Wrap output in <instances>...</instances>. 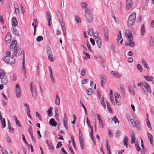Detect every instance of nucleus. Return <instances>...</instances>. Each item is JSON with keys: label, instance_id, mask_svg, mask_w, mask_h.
I'll return each mask as SVG.
<instances>
[{"label": "nucleus", "instance_id": "f257e3e1", "mask_svg": "<svg viewBox=\"0 0 154 154\" xmlns=\"http://www.w3.org/2000/svg\"><path fill=\"white\" fill-rule=\"evenodd\" d=\"M125 35L127 40L126 41L125 44L126 45L130 46L131 47H133L135 46V43L132 41L133 35L131 31L129 30L125 31Z\"/></svg>", "mask_w": 154, "mask_h": 154}, {"label": "nucleus", "instance_id": "f03ea898", "mask_svg": "<svg viewBox=\"0 0 154 154\" xmlns=\"http://www.w3.org/2000/svg\"><path fill=\"white\" fill-rule=\"evenodd\" d=\"M10 55L11 53L10 52H7L5 54L6 56L3 57L2 59L6 63L10 64H13L15 62V60L14 57H10Z\"/></svg>", "mask_w": 154, "mask_h": 154}, {"label": "nucleus", "instance_id": "7ed1b4c3", "mask_svg": "<svg viewBox=\"0 0 154 154\" xmlns=\"http://www.w3.org/2000/svg\"><path fill=\"white\" fill-rule=\"evenodd\" d=\"M136 13L134 12L131 14L129 16L127 21L128 26L131 27L135 23L136 20Z\"/></svg>", "mask_w": 154, "mask_h": 154}, {"label": "nucleus", "instance_id": "20e7f679", "mask_svg": "<svg viewBox=\"0 0 154 154\" xmlns=\"http://www.w3.org/2000/svg\"><path fill=\"white\" fill-rule=\"evenodd\" d=\"M85 17L87 21L89 23L91 22L93 20L94 17L91 12L90 11L88 8L85 10Z\"/></svg>", "mask_w": 154, "mask_h": 154}, {"label": "nucleus", "instance_id": "39448f33", "mask_svg": "<svg viewBox=\"0 0 154 154\" xmlns=\"http://www.w3.org/2000/svg\"><path fill=\"white\" fill-rule=\"evenodd\" d=\"M17 41L16 40L13 41L11 43L10 46L11 49L13 52V54L17 52Z\"/></svg>", "mask_w": 154, "mask_h": 154}, {"label": "nucleus", "instance_id": "423d86ee", "mask_svg": "<svg viewBox=\"0 0 154 154\" xmlns=\"http://www.w3.org/2000/svg\"><path fill=\"white\" fill-rule=\"evenodd\" d=\"M115 100L116 104L118 105H120L122 103V100L120 96L117 92L115 94Z\"/></svg>", "mask_w": 154, "mask_h": 154}, {"label": "nucleus", "instance_id": "0eeeda50", "mask_svg": "<svg viewBox=\"0 0 154 154\" xmlns=\"http://www.w3.org/2000/svg\"><path fill=\"white\" fill-rule=\"evenodd\" d=\"M15 91L17 97V98L20 97L21 96V90L20 86L18 84L16 86Z\"/></svg>", "mask_w": 154, "mask_h": 154}, {"label": "nucleus", "instance_id": "6e6552de", "mask_svg": "<svg viewBox=\"0 0 154 154\" xmlns=\"http://www.w3.org/2000/svg\"><path fill=\"white\" fill-rule=\"evenodd\" d=\"M104 36V40L105 42H108L109 41L108 38V28L105 27L103 29Z\"/></svg>", "mask_w": 154, "mask_h": 154}, {"label": "nucleus", "instance_id": "1a4fd4ad", "mask_svg": "<svg viewBox=\"0 0 154 154\" xmlns=\"http://www.w3.org/2000/svg\"><path fill=\"white\" fill-rule=\"evenodd\" d=\"M133 5L132 0H126V9L129 10L131 8Z\"/></svg>", "mask_w": 154, "mask_h": 154}, {"label": "nucleus", "instance_id": "9d476101", "mask_svg": "<svg viewBox=\"0 0 154 154\" xmlns=\"http://www.w3.org/2000/svg\"><path fill=\"white\" fill-rule=\"evenodd\" d=\"M95 40L97 45L98 47L100 48L101 46L102 41L101 38L99 36H97L95 38Z\"/></svg>", "mask_w": 154, "mask_h": 154}, {"label": "nucleus", "instance_id": "9b49d317", "mask_svg": "<svg viewBox=\"0 0 154 154\" xmlns=\"http://www.w3.org/2000/svg\"><path fill=\"white\" fill-rule=\"evenodd\" d=\"M56 14L60 21L61 22H62V24L63 23V19L60 12L59 11H57L56 12Z\"/></svg>", "mask_w": 154, "mask_h": 154}, {"label": "nucleus", "instance_id": "f8f14e48", "mask_svg": "<svg viewBox=\"0 0 154 154\" xmlns=\"http://www.w3.org/2000/svg\"><path fill=\"white\" fill-rule=\"evenodd\" d=\"M100 78L101 79V85L102 87H103L106 81V77L105 76L101 75Z\"/></svg>", "mask_w": 154, "mask_h": 154}, {"label": "nucleus", "instance_id": "ddd939ff", "mask_svg": "<svg viewBox=\"0 0 154 154\" xmlns=\"http://www.w3.org/2000/svg\"><path fill=\"white\" fill-rule=\"evenodd\" d=\"M46 142L48 145L49 149L51 151H53L54 150V147L52 143L51 142L50 140H46Z\"/></svg>", "mask_w": 154, "mask_h": 154}, {"label": "nucleus", "instance_id": "4468645a", "mask_svg": "<svg viewBox=\"0 0 154 154\" xmlns=\"http://www.w3.org/2000/svg\"><path fill=\"white\" fill-rule=\"evenodd\" d=\"M129 122L130 125L133 127H136L137 125L139 124V122L138 121L136 122L133 119L131 120V121Z\"/></svg>", "mask_w": 154, "mask_h": 154}, {"label": "nucleus", "instance_id": "2eb2a0df", "mask_svg": "<svg viewBox=\"0 0 154 154\" xmlns=\"http://www.w3.org/2000/svg\"><path fill=\"white\" fill-rule=\"evenodd\" d=\"M11 39V34L10 32H8L6 36L5 40L7 43H9Z\"/></svg>", "mask_w": 154, "mask_h": 154}, {"label": "nucleus", "instance_id": "dca6fc26", "mask_svg": "<svg viewBox=\"0 0 154 154\" xmlns=\"http://www.w3.org/2000/svg\"><path fill=\"white\" fill-rule=\"evenodd\" d=\"M111 74L114 75L115 77L119 78L121 77V75L119 74V72L116 71H112Z\"/></svg>", "mask_w": 154, "mask_h": 154}, {"label": "nucleus", "instance_id": "f3484780", "mask_svg": "<svg viewBox=\"0 0 154 154\" xmlns=\"http://www.w3.org/2000/svg\"><path fill=\"white\" fill-rule=\"evenodd\" d=\"M47 54L48 56V58L51 61H53V59L52 57L51 51L50 50L47 52Z\"/></svg>", "mask_w": 154, "mask_h": 154}, {"label": "nucleus", "instance_id": "a211bd4d", "mask_svg": "<svg viewBox=\"0 0 154 154\" xmlns=\"http://www.w3.org/2000/svg\"><path fill=\"white\" fill-rule=\"evenodd\" d=\"M1 79V82L3 84H6L8 82V79L6 76H5V77H3Z\"/></svg>", "mask_w": 154, "mask_h": 154}, {"label": "nucleus", "instance_id": "6ab92c4d", "mask_svg": "<svg viewBox=\"0 0 154 154\" xmlns=\"http://www.w3.org/2000/svg\"><path fill=\"white\" fill-rule=\"evenodd\" d=\"M128 137L127 136H125L124 139V145L126 148L128 147Z\"/></svg>", "mask_w": 154, "mask_h": 154}, {"label": "nucleus", "instance_id": "aec40b11", "mask_svg": "<svg viewBox=\"0 0 154 154\" xmlns=\"http://www.w3.org/2000/svg\"><path fill=\"white\" fill-rule=\"evenodd\" d=\"M49 123L50 125L53 126H56L57 125V123L55 122L54 119H51L49 121Z\"/></svg>", "mask_w": 154, "mask_h": 154}, {"label": "nucleus", "instance_id": "412c9836", "mask_svg": "<svg viewBox=\"0 0 154 154\" xmlns=\"http://www.w3.org/2000/svg\"><path fill=\"white\" fill-rule=\"evenodd\" d=\"M55 103L56 105H58L60 103V99L58 94H56V99Z\"/></svg>", "mask_w": 154, "mask_h": 154}, {"label": "nucleus", "instance_id": "4be33fe9", "mask_svg": "<svg viewBox=\"0 0 154 154\" xmlns=\"http://www.w3.org/2000/svg\"><path fill=\"white\" fill-rule=\"evenodd\" d=\"M12 22L14 26H16L18 25L17 20L15 17H13L12 19Z\"/></svg>", "mask_w": 154, "mask_h": 154}, {"label": "nucleus", "instance_id": "5701e85b", "mask_svg": "<svg viewBox=\"0 0 154 154\" xmlns=\"http://www.w3.org/2000/svg\"><path fill=\"white\" fill-rule=\"evenodd\" d=\"M128 88L131 94L132 95H135V93L132 86L131 85H130Z\"/></svg>", "mask_w": 154, "mask_h": 154}, {"label": "nucleus", "instance_id": "b1692460", "mask_svg": "<svg viewBox=\"0 0 154 154\" xmlns=\"http://www.w3.org/2000/svg\"><path fill=\"white\" fill-rule=\"evenodd\" d=\"M84 141L82 138H81L80 140V143L81 149L82 150L84 149Z\"/></svg>", "mask_w": 154, "mask_h": 154}, {"label": "nucleus", "instance_id": "393cba45", "mask_svg": "<svg viewBox=\"0 0 154 154\" xmlns=\"http://www.w3.org/2000/svg\"><path fill=\"white\" fill-rule=\"evenodd\" d=\"M6 75V72L5 71L1 69H0V78H2L5 77Z\"/></svg>", "mask_w": 154, "mask_h": 154}, {"label": "nucleus", "instance_id": "a878e982", "mask_svg": "<svg viewBox=\"0 0 154 154\" xmlns=\"http://www.w3.org/2000/svg\"><path fill=\"white\" fill-rule=\"evenodd\" d=\"M147 134L148 137L150 140V143L152 145L153 141L152 136L151 134L149 133L148 132Z\"/></svg>", "mask_w": 154, "mask_h": 154}, {"label": "nucleus", "instance_id": "bb28decb", "mask_svg": "<svg viewBox=\"0 0 154 154\" xmlns=\"http://www.w3.org/2000/svg\"><path fill=\"white\" fill-rule=\"evenodd\" d=\"M64 115H65V116L63 119V122L64 123V126H65V127L66 129L67 130V128H68L67 126V119H66V118H65L66 116V113H64Z\"/></svg>", "mask_w": 154, "mask_h": 154}, {"label": "nucleus", "instance_id": "cd10ccee", "mask_svg": "<svg viewBox=\"0 0 154 154\" xmlns=\"http://www.w3.org/2000/svg\"><path fill=\"white\" fill-rule=\"evenodd\" d=\"M120 88L121 92L122 94L123 95H124L125 94V92L124 90V88L123 85L122 84L120 85Z\"/></svg>", "mask_w": 154, "mask_h": 154}, {"label": "nucleus", "instance_id": "c85d7f7f", "mask_svg": "<svg viewBox=\"0 0 154 154\" xmlns=\"http://www.w3.org/2000/svg\"><path fill=\"white\" fill-rule=\"evenodd\" d=\"M75 20L78 24L79 25L81 23V19L77 15H75Z\"/></svg>", "mask_w": 154, "mask_h": 154}, {"label": "nucleus", "instance_id": "c756f323", "mask_svg": "<svg viewBox=\"0 0 154 154\" xmlns=\"http://www.w3.org/2000/svg\"><path fill=\"white\" fill-rule=\"evenodd\" d=\"M46 15L47 16V18L48 20V22H50L51 20V17L50 14L49 13L48 11H47L46 13Z\"/></svg>", "mask_w": 154, "mask_h": 154}, {"label": "nucleus", "instance_id": "7c9ffc66", "mask_svg": "<svg viewBox=\"0 0 154 154\" xmlns=\"http://www.w3.org/2000/svg\"><path fill=\"white\" fill-rule=\"evenodd\" d=\"M87 93L88 95H91L93 93V89L89 88L87 90Z\"/></svg>", "mask_w": 154, "mask_h": 154}, {"label": "nucleus", "instance_id": "2f4dec72", "mask_svg": "<svg viewBox=\"0 0 154 154\" xmlns=\"http://www.w3.org/2000/svg\"><path fill=\"white\" fill-rule=\"evenodd\" d=\"M145 27L144 24H143L141 29V33L142 35H143L145 32Z\"/></svg>", "mask_w": 154, "mask_h": 154}, {"label": "nucleus", "instance_id": "473e14b6", "mask_svg": "<svg viewBox=\"0 0 154 154\" xmlns=\"http://www.w3.org/2000/svg\"><path fill=\"white\" fill-rule=\"evenodd\" d=\"M34 22H35V25H34V35H35V33L36 31V26H37V24H38V22H37V20H36V19H34Z\"/></svg>", "mask_w": 154, "mask_h": 154}, {"label": "nucleus", "instance_id": "72a5a7b5", "mask_svg": "<svg viewBox=\"0 0 154 154\" xmlns=\"http://www.w3.org/2000/svg\"><path fill=\"white\" fill-rule=\"evenodd\" d=\"M1 121L2 125V128H5L6 127L5 121V118H4L3 119H1Z\"/></svg>", "mask_w": 154, "mask_h": 154}, {"label": "nucleus", "instance_id": "f704fd0d", "mask_svg": "<svg viewBox=\"0 0 154 154\" xmlns=\"http://www.w3.org/2000/svg\"><path fill=\"white\" fill-rule=\"evenodd\" d=\"M88 34L89 35L92 36L93 35L94 31L92 28H90L88 30Z\"/></svg>", "mask_w": 154, "mask_h": 154}, {"label": "nucleus", "instance_id": "c9c22d12", "mask_svg": "<svg viewBox=\"0 0 154 154\" xmlns=\"http://www.w3.org/2000/svg\"><path fill=\"white\" fill-rule=\"evenodd\" d=\"M61 26L62 27V29L63 31L64 34V35H66V30L64 23L61 24Z\"/></svg>", "mask_w": 154, "mask_h": 154}, {"label": "nucleus", "instance_id": "e433bc0d", "mask_svg": "<svg viewBox=\"0 0 154 154\" xmlns=\"http://www.w3.org/2000/svg\"><path fill=\"white\" fill-rule=\"evenodd\" d=\"M53 108L51 107H50L49 109L47 111V112L48 113V116L50 117L52 115V110Z\"/></svg>", "mask_w": 154, "mask_h": 154}, {"label": "nucleus", "instance_id": "4c0bfd02", "mask_svg": "<svg viewBox=\"0 0 154 154\" xmlns=\"http://www.w3.org/2000/svg\"><path fill=\"white\" fill-rule=\"evenodd\" d=\"M21 53L22 51H21L19 50L17 51V52L15 53H14V54L13 53V55H15L16 56L18 57L21 54Z\"/></svg>", "mask_w": 154, "mask_h": 154}, {"label": "nucleus", "instance_id": "58836bf2", "mask_svg": "<svg viewBox=\"0 0 154 154\" xmlns=\"http://www.w3.org/2000/svg\"><path fill=\"white\" fill-rule=\"evenodd\" d=\"M145 78L146 79V80L147 81H152L153 78L152 76H150L149 77L147 76H145Z\"/></svg>", "mask_w": 154, "mask_h": 154}, {"label": "nucleus", "instance_id": "ea45409f", "mask_svg": "<svg viewBox=\"0 0 154 154\" xmlns=\"http://www.w3.org/2000/svg\"><path fill=\"white\" fill-rule=\"evenodd\" d=\"M81 7L83 8H85V9L87 8V4L84 2H82L81 3Z\"/></svg>", "mask_w": 154, "mask_h": 154}, {"label": "nucleus", "instance_id": "a19ab883", "mask_svg": "<svg viewBox=\"0 0 154 154\" xmlns=\"http://www.w3.org/2000/svg\"><path fill=\"white\" fill-rule=\"evenodd\" d=\"M118 38L117 39V42H119L120 40V43L121 44H122V42L123 41V38H121V39H120V35H117Z\"/></svg>", "mask_w": 154, "mask_h": 154}, {"label": "nucleus", "instance_id": "79ce46f5", "mask_svg": "<svg viewBox=\"0 0 154 154\" xmlns=\"http://www.w3.org/2000/svg\"><path fill=\"white\" fill-rule=\"evenodd\" d=\"M106 103H107V108L109 111L110 112H112V109L111 107L109 104V103L106 102Z\"/></svg>", "mask_w": 154, "mask_h": 154}, {"label": "nucleus", "instance_id": "37998d69", "mask_svg": "<svg viewBox=\"0 0 154 154\" xmlns=\"http://www.w3.org/2000/svg\"><path fill=\"white\" fill-rule=\"evenodd\" d=\"M28 131L29 133L30 134H32V125H30L29 126V128L28 129Z\"/></svg>", "mask_w": 154, "mask_h": 154}, {"label": "nucleus", "instance_id": "c03bdc74", "mask_svg": "<svg viewBox=\"0 0 154 154\" xmlns=\"http://www.w3.org/2000/svg\"><path fill=\"white\" fill-rule=\"evenodd\" d=\"M112 120L115 123L118 122L119 123V121L116 116H114L112 119Z\"/></svg>", "mask_w": 154, "mask_h": 154}, {"label": "nucleus", "instance_id": "a18cd8bd", "mask_svg": "<svg viewBox=\"0 0 154 154\" xmlns=\"http://www.w3.org/2000/svg\"><path fill=\"white\" fill-rule=\"evenodd\" d=\"M86 120V122L87 124L88 125V126L90 128H93V127L92 126H91L90 124V122L89 120L88 119V117H87Z\"/></svg>", "mask_w": 154, "mask_h": 154}, {"label": "nucleus", "instance_id": "49530a36", "mask_svg": "<svg viewBox=\"0 0 154 154\" xmlns=\"http://www.w3.org/2000/svg\"><path fill=\"white\" fill-rule=\"evenodd\" d=\"M71 139L74 147V148H76V145L75 143V140L73 136L71 137Z\"/></svg>", "mask_w": 154, "mask_h": 154}, {"label": "nucleus", "instance_id": "de8ad7c7", "mask_svg": "<svg viewBox=\"0 0 154 154\" xmlns=\"http://www.w3.org/2000/svg\"><path fill=\"white\" fill-rule=\"evenodd\" d=\"M43 38L42 36H39L36 38V41L37 42H39L43 40Z\"/></svg>", "mask_w": 154, "mask_h": 154}, {"label": "nucleus", "instance_id": "09e8293b", "mask_svg": "<svg viewBox=\"0 0 154 154\" xmlns=\"http://www.w3.org/2000/svg\"><path fill=\"white\" fill-rule=\"evenodd\" d=\"M50 78L51 79V81H52V82L53 83H55V80L54 79V78L53 76V73L52 72H51V73H50Z\"/></svg>", "mask_w": 154, "mask_h": 154}, {"label": "nucleus", "instance_id": "8fccbe9b", "mask_svg": "<svg viewBox=\"0 0 154 154\" xmlns=\"http://www.w3.org/2000/svg\"><path fill=\"white\" fill-rule=\"evenodd\" d=\"M136 148L138 151H139L140 150L141 148L139 146L138 142H136L135 143Z\"/></svg>", "mask_w": 154, "mask_h": 154}, {"label": "nucleus", "instance_id": "3c124183", "mask_svg": "<svg viewBox=\"0 0 154 154\" xmlns=\"http://www.w3.org/2000/svg\"><path fill=\"white\" fill-rule=\"evenodd\" d=\"M137 68L139 69L140 72H142L143 70L142 67V66L140 64H138L137 65Z\"/></svg>", "mask_w": 154, "mask_h": 154}, {"label": "nucleus", "instance_id": "603ef678", "mask_svg": "<svg viewBox=\"0 0 154 154\" xmlns=\"http://www.w3.org/2000/svg\"><path fill=\"white\" fill-rule=\"evenodd\" d=\"M101 103L103 105L104 108H105L106 107V105L104 101V99L103 98H101Z\"/></svg>", "mask_w": 154, "mask_h": 154}, {"label": "nucleus", "instance_id": "864d4df0", "mask_svg": "<svg viewBox=\"0 0 154 154\" xmlns=\"http://www.w3.org/2000/svg\"><path fill=\"white\" fill-rule=\"evenodd\" d=\"M30 90L32 93V96H33V89H32V82H31L30 83Z\"/></svg>", "mask_w": 154, "mask_h": 154}, {"label": "nucleus", "instance_id": "5fc2aeb1", "mask_svg": "<svg viewBox=\"0 0 154 154\" xmlns=\"http://www.w3.org/2000/svg\"><path fill=\"white\" fill-rule=\"evenodd\" d=\"M99 124L100 127L102 128H103L104 127V125L103 123L102 120L99 121Z\"/></svg>", "mask_w": 154, "mask_h": 154}, {"label": "nucleus", "instance_id": "6e6d98bb", "mask_svg": "<svg viewBox=\"0 0 154 154\" xmlns=\"http://www.w3.org/2000/svg\"><path fill=\"white\" fill-rule=\"evenodd\" d=\"M81 75L82 76H85V69H82L81 72Z\"/></svg>", "mask_w": 154, "mask_h": 154}, {"label": "nucleus", "instance_id": "4d7b16f0", "mask_svg": "<svg viewBox=\"0 0 154 154\" xmlns=\"http://www.w3.org/2000/svg\"><path fill=\"white\" fill-rule=\"evenodd\" d=\"M106 150H110V147L109 146L107 140H106Z\"/></svg>", "mask_w": 154, "mask_h": 154}, {"label": "nucleus", "instance_id": "13d9d810", "mask_svg": "<svg viewBox=\"0 0 154 154\" xmlns=\"http://www.w3.org/2000/svg\"><path fill=\"white\" fill-rule=\"evenodd\" d=\"M9 131L11 133H13L14 132V129L11 127V125H9Z\"/></svg>", "mask_w": 154, "mask_h": 154}, {"label": "nucleus", "instance_id": "bf43d9fd", "mask_svg": "<svg viewBox=\"0 0 154 154\" xmlns=\"http://www.w3.org/2000/svg\"><path fill=\"white\" fill-rule=\"evenodd\" d=\"M61 142H59L57 145L56 148H59L60 147L62 146Z\"/></svg>", "mask_w": 154, "mask_h": 154}, {"label": "nucleus", "instance_id": "052dcab7", "mask_svg": "<svg viewBox=\"0 0 154 154\" xmlns=\"http://www.w3.org/2000/svg\"><path fill=\"white\" fill-rule=\"evenodd\" d=\"M126 117H127L129 122H130V121H131V120H132L131 117L130 116L129 114H126Z\"/></svg>", "mask_w": 154, "mask_h": 154}, {"label": "nucleus", "instance_id": "680f3d73", "mask_svg": "<svg viewBox=\"0 0 154 154\" xmlns=\"http://www.w3.org/2000/svg\"><path fill=\"white\" fill-rule=\"evenodd\" d=\"M110 100L111 101L112 103L113 104H114L115 103L114 102V99L113 98V96H111L110 95Z\"/></svg>", "mask_w": 154, "mask_h": 154}, {"label": "nucleus", "instance_id": "e2e57ef3", "mask_svg": "<svg viewBox=\"0 0 154 154\" xmlns=\"http://www.w3.org/2000/svg\"><path fill=\"white\" fill-rule=\"evenodd\" d=\"M13 33L15 35H19L18 32V30L16 29H15L14 30Z\"/></svg>", "mask_w": 154, "mask_h": 154}, {"label": "nucleus", "instance_id": "0e129e2a", "mask_svg": "<svg viewBox=\"0 0 154 154\" xmlns=\"http://www.w3.org/2000/svg\"><path fill=\"white\" fill-rule=\"evenodd\" d=\"M83 53L86 55V57L87 59H90V56L88 53L85 52L84 51H83Z\"/></svg>", "mask_w": 154, "mask_h": 154}, {"label": "nucleus", "instance_id": "69168bd1", "mask_svg": "<svg viewBox=\"0 0 154 154\" xmlns=\"http://www.w3.org/2000/svg\"><path fill=\"white\" fill-rule=\"evenodd\" d=\"M146 124H147V125L148 127L149 128V127L151 128V127H150L151 125H150V123L149 120H148V119H147L146 120Z\"/></svg>", "mask_w": 154, "mask_h": 154}, {"label": "nucleus", "instance_id": "338daca9", "mask_svg": "<svg viewBox=\"0 0 154 154\" xmlns=\"http://www.w3.org/2000/svg\"><path fill=\"white\" fill-rule=\"evenodd\" d=\"M90 41L93 45H95V42L94 40L92 38H90Z\"/></svg>", "mask_w": 154, "mask_h": 154}, {"label": "nucleus", "instance_id": "774afa93", "mask_svg": "<svg viewBox=\"0 0 154 154\" xmlns=\"http://www.w3.org/2000/svg\"><path fill=\"white\" fill-rule=\"evenodd\" d=\"M2 151L3 152L2 154H8L7 151L4 149H2Z\"/></svg>", "mask_w": 154, "mask_h": 154}]
</instances>
